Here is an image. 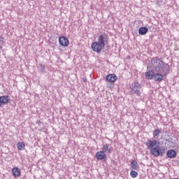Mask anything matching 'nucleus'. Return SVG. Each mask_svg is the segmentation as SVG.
Returning <instances> with one entry per match:
<instances>
[{
	"label": "nucleus",
	"instance_id": "obj_1",
	"mask_svg": "<svg viewBox=\"0 0 179 179\" xmlns=\"http://www.w3.org/2000/svg\"><path fill=\"white\" fill-rule=\"evenodd\" d=\"M150 66L155 72H158L159 73H163L164 75H167V73H170V66L162 59L155 57H153L150 61Z\"/></svg>",
	"mask_w": 179,
	"mask_h": 179
},
{
	"label": "nucleus",
	"instance_id": "obj_12",
	"mask_svg": "<svg viewBox=\"0 0 179 179\" xmlns=\"http://www.w3.org/2000/svg\"><path fill=\"white\" fill-rule=\"evenodd\" d=\"M153 79L155 82H162L163 80V75L160 73H154Z\"/></svg>",
	"mask_w": 179,
	"mask_h": 179
},
{
	"label": "nucleus",
	"instance_id": "obj_5",
	"mask_svg": "<svg viewBox=\"0 0 179 179\" xmlns=\"http://www.w3.org/2000/svg\"><path fill=\"white\" fill-rule=\"evenodd\" d=\"M10 101V96L9 95L0 96V107L6 106Z\"/></svg>",
	"mask_w": 179,
	"mask_h": 179
},
{
	"label": "nucleus",
	"instance_id": "obj_22",
	"mask_svg": "<svg viewBox=\"0 0 179 179\" xmlns=\"http://www.w3.org/2000/svg\"><path fill=\"white\" fill-rule=\"evenodd\" d=\"M5 39L3 37H0V45H3V44L5 43Z\"/></svg>",
	"mask_w": 179,
	"mask_h": 179
},
{
	"label": "nucleus",
	"instance_id": "obj_20",
	"mask_svg": "<svg viewBox=\"0 0 179 179\" xmlns=\"http://www.w3.org/2000/svg\"><path fill=\"white\" fill-rule=\"evenodd\" d=\"M39 70L41 72L44 73V72H45V66H44L43 64H39Z\"/></svg>",
	"mask_w": 179,
	"mask_h": 179
},
{
	"label": "nucleus",
	"instance_id": "obj_24",
	"mask_svg": "<svg viewBox=\"0 0 179 179\" xmlns=\"http://www.w3.org/2000/svg\"><path fill=\"white\" fill-rule=\"evenodd\" d=\"M175 179H179V178H175Z\"/></svg>",
	"mask_w": 179,
	"mask_h": 179
},
{
	"label": "nucleus",
	"instance_id": "obj_10",
	"mask_svg": "<svg viewBox=\"0 0 179 179\" xmlns=\"http://www.w3.org/2000/svg\"><path fill=\"white\" fill-rule=\"evenodd\" d=\"M106 152L103 151H99L96 153V158L97 159V160H103L106 159Z\"/></svg>",
	"mask_w": 179,
	"mask_h": 179
},
{
	"label": "nucleus",
	"instance_id": "obj_11",
	"mask_svg": "<svg viewBox=\"0 0 179 179\" xmlns=\"http://www.w3.org/2000/svg\"><path fill=\"white\" fill-rule=\"evenodd\" d=\"M166 155L169 159H175L177 157V152L174 150H169L167 151Z\"/></svg>",
	"mask_w": 179,
	"mask_h": 179
},
{
	"label": "nucleus",
	"instance_id": "obj_13",
	"mask_svg": "<svg viewBox=\"0 0 179 179\" xmlns=\"http://www.w3.org/2000/svg\"><path fill=\"white\" fill-rule=\"evenodd\" d=\"M12 173H13V177H20V169L17 168V167H14L12 169Z\"/></svg>",
	"mask_w": 179,
	"mask_h": 179
},
{
	"label": "nucleus",
	"instance_id": "obj_14",
	"mask_svg": "<svg viewBox=\"0 0 179 179\" xmlns=\"http://www.w3.org/2000/svg\"><path fill=\"white\" fill-rule=\"evenodd\" d=\"M148 31H149V29L146 27H141L138 29V34H141V36H145Z\"/></svg>",
	"mask_w": 179,
	"mask_h": 179
},
{
	"label": "nucleus",
	"instance_id": "obj_8",
	"mask_svg": "<svg viewBox=\"0 0 179 179\" xmlns=\"http://www.w3.org/2000/svg\"><path fill=\"white\" fill-rule=\"evenodd\" d=\"M106 79L109 83H114L118 79V77L115 74H108Z\"/></svg>",
	"mask_w": 179,
	"mask_h": 179
},
{
	"label": "nucleus",
	"instance_id": "obj_17",
	"mask_svg": "<svg viewBox=\"0 0 179 179\" xmlns=\"http://www.w3.org/2000/svg\"><path fill=\"white\" fill-rule=\"evenodd\" d=\"M155 76V71H148L147 73H145V78L147 79H153Z\"/></svg>",
	"mask_w": 179,
	"mask_h": 179
},
{
	"label": "nucleus",
	"instance_id": "obj_9",
	"mask_svg": "<svg viewBox=\"0 0 179 179\" xmlns=\"http://www.w3.org/2000/svg\"><path fill=\"white\" fill-rule=\"evenodd\" d=\"M102 151H103L105 153H108V154L112 153L113 148H111V145H110L108 143L103 144Z\"/></svg>",
	"mask_w": 179,
	"mask_h": 179
},
{
	"label": "nucleus",
	"instance_id": "obj_21",
	"mask_svg": "<svg viewBox=\"0 0 179 179\" xmlns=\"http://www.w3.org/2000/svg\"><path fill=\"white\" fill-rule=\"evenodd\" d=\"M156 5H157V6H162V5H163V1H162V0H157Z\"/></svg>",
	"mask_w": 179,
	"mask_h": 179
},
{
	"label": "nucleus",
	"instance_id": "obj_15",
	"mask_svg": "<svg viewBox=\"0 0 179 179\" xmlns=\"http://www.w3.org/2000/svg\"><path fill=\"white\" fill-rule=\"evenodd\" d=\"M160 134H162V130L160 129H155L152 133L154 139H159Z\"/></svg>",
	"mask_w": 179,
	"mask_h": 179
},
{
	"label": "nucleus",
	"instance_id": "obj_7",
	"mask_svg": "<svg viewBox=\"0 0 179 179\" xmlns=\"http://www.w3.org/2000/svg\"><path fill=\"white\" fill-rule=\"evenodd\" d=\"M158 142L157 140H148L145 143V145L148 148V149H153L156 145H157Z\"/></svg>",
	"mask_w": 179,
	"mask_h": 179
},
{
	"label": "nucleus",
	"instance_id": "obj_3",
	"mask_svg": "<svg viewBox=\"0 0 179 179\" xmlns=\"http://www.w3.org/2000/svg\"><path fill=\"white\" fill-rule=\"evenodd\" d=\"M129 93L131 94H136L138 97H141L142 92V85L138 82L132 83L129 87Z\"/></svg>",
	"mask_w": 179,
	"mask_h": 179
},
{
	"label": "nucleus",
	"instance_id": "obj_23",
	"mask_svg": "<svg viewBox=\"0 0 179 179\" xmlns=\"http://www.w3.org/2000/svg\"><path fill=\"white\" fill-rule=\"evenodd\" d=\"M0 50H2V46H0Z\"/></svg>",
	"mask_w": 179,
	"mask_h": 179
},
{
	"label": "nucleus",
	"instance_id": "obj_18",
	"mask_svg": "<svg viewBox=\"0 0 179 179\" xmlns=\"http://www.w3.org/2000/svg\"><path fill=\"white\" fill-rule=\"evenodd\" d=\"M17 148L18 150H24V148H26V145L24 143L20 142L17 144Z\"/></svg>",
	"mask_w": 179,
	"mask_h": 179
},
{
	"label": "nucleus",
	"instance_id": "obj_6",
	"mask_svg": "<svg viewBox=\"0 0 179 179\" xmlns=\"http://www.w3.org/2000/svg\"><path fill=\"white\" fill-rule=\"evenodd\" d=\"M59 43L62 47H68L69 45V40L65 36H60L59 38Z\"/></svg>",
	"mask_w": 179,
	"mask_h": 179
},
{
	"label": "nucleus",
	"instance_id": "obj_19",
	"mask_svg": "<svg viewBox=\"0 0 179 179\" xmlns=\"http://www.w3.org/2000/svg\"><path fill=\"white\" fill-rule=\"evenodd\" d=\"M130 176L131 178H136L138 177V172L131 170V171L130 172Z\"/></svg>",
	"mask_w": 179,
	"mask_h": 179
},
{
	"label": "nucleus",
	"instance_id": "obj_2",
	"mask_svg": "<svg viewBox=\"0 0 179 179\" xmlns=\"http://www.w3.org/2000/svg\"><path fill=\"white\" fill-rule=\"evenodd\" d=\"M108 41V38L106 35L101 34L97 38V41L93 42L91 44V48L94 52L100 54L104 50L106 43Z\"/></svg>",
	"mask_w": 179,
	"mask_h": 179
},
{
	"label": "nucleus",
	"instance_id": "obj_16",
	"mask_svg": "<svg viewBox=\"0 0 179 179\" xmlns=\"http://www.w3.org/2000/svg\"><path fill=\"white\" fill-rule=\"evenodd\" d=\"M131 170H139V165H138V162L136 161H135V160L131 161Z\"/></svg>",
	"mask_w": 179,
	"mask_h": 179
},
{
	"label": "nucleus",
	"instance_id": "obj_4",
	"mask_svg": "<svg viewBox=\"0 0 179 179\" xmlns=\"http://www.w3.org/2000/svg\"><path fill=\"white\" fill-rule=\"evenodd\" d=\"M150 153L152 155V156H155V157H159V156H163L165 151L163 148H158L157 147H155L150 150Z\"/></svg>",
	"mask_w": 179,
	"mask_h": 179
}]
</instances>
